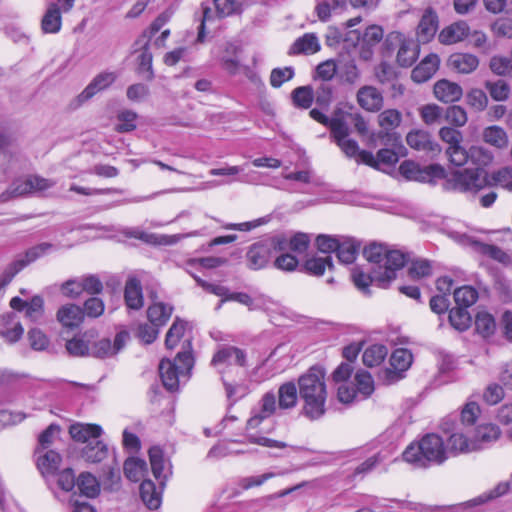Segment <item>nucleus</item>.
Returning <instances> with one entry per match:
<instances>
[{
  "instance_id": "5",
  "label": "nucleus",
  "mask_w": 512,
  "mask_h": 512,
  "mask_svg": "<svg viewBox=\"0 0 512 512\" xmlns=\"http://www.w3.org/2000/svg\"><path fill=\"white\" fill-rule=\"evenodd\" d=\"M193 364L191 341L185 340L182 351L177 353L174 361L162 359L159 364V373L164 387L169 391L177 390L179 376L189 373Z\"/></svg>"
},
{
  "instance_id": "42",
  "label": "nucleus",
  "mask_w": 512,
  "mask_h": 512,
  "mask_svg": "<svg viewBox=\"0 0 512 512\" xmlns=\"http://www.w3.org/2000/svg\"><path fill=\"white\" fill-rule=\"evenodd\" d=\"M280 409H290L297 403V388L295 383L287 382L279 387L278 391Z\"/></svg>"
},
{
  "instance_id": "10",
  "label": "nucleus",
  "mask_w": 512,
  "mask_h": 512,
  "mask_svg": "<svg viewBox=\"0 0 512 512\" xmlns=\"http://www.w3.org/2000/svg\"><path fill=\"white\" fill-rule=\"evenodd\" d=\"M440 139L448 144L445 151L451 164H460L465 159V148L461 145L463 134L456 127L444 126L439 130Z\"/></svg>"
},
{
  "instance_id": "33",
  "label": "nucleus",
  "mask_w": 512,
  "mask_h": 512,
  "mask_svg": "<svg viewBox=\"0 0 512 512\" xmlns=\"http://www.w3.org/2000/svg\"><path fill=\"white\" fill-rule=\"evenodd\" d=\"M350 124L354 125L360 135H365L368 132L367 122L361 114L340 109L339 119L334 121V128L340 125L349 129Z\"/></svg>"
},
{
  "instance_id": "52",
  "label": "nucleus",
  "mask_w": 512,
  "mask_h": 512,
  "mask_svg": "<svg viewBox=\"0 0 512 512\" xmlns=\"http://www.w3.org/2000/svg\"><path fill=\"white\" fill-rule=\"evenodd\" d=\"M305 270L314 276H321L324 274L326 267L333 268L331 256L326 257H312L305 262Z\"/></svg>"
},
{
  "instance_id": "46",
  "label": "nucleus",
  "mask_w": 512,
  "mask_h": 512,
  "mask_svg": "<svg viewBox=\"0 0 512 512\" xmlns=\"http://www.w3.org/2000/svg\"><path fill=\"white\" fill-rule=\"evenodd\" d=\"M475 329L483 337L492 335L496 329L494 317L486 311H479L475 317Z\"/></svg>"
},
{
  "instance_id": "17",
  "label": "nucleus",
  "mask_w": 512,
  "mask_h": 512,
  "mask_svg": "<svg viewBox=\"0 0 512 512\" xmlns=\"http://www.w3.org/2000/svg\"><path fill=\"white\" fill-rule=\"evenodd\" d=\"M406 143L414 150L431 155H436L441 151L439 144L432 140L431 135L421 129L411 130L406 136Z\"/></svg>"
},
{
  "instance_id": "13",
  "label": "nucleus",
  "mask_w": 512,
  "mask_h": 512,
  "mask_svg": "<svg viewBox=\"0 0 512 512\" xmlns=\"http://www.w3.org/2000/svg\"><path fill=\"white\" fill-rule=\"evenodd\" d=\"M117 78L114 72H102L96 75L89 85L71 102L73 109L79 108L98 92L109 87Z\"/></svg>"
},
{
  "instance_id": "3",
  "label": "nucleus",
  "mask_w": 512,
  "mask_h": 512,
  "mask_svg": "<svg viewBox=\"0 0 512 512\" xmlns=\"http://www.w3.org/2000/svg\"><path fill=\"white\" fill-rule=\"evenodd\" d=\"M299 395L304 400V413L312 420L325 413L327 397L325 371L319 366L311 367L298 379Z\"/></svg>"
},
{
  "instance_id": "24",
  "label": "nucleus",
  "mask_w": 512,
  "mask_h": 512,
  "mask_svg": "<svg viewBox=\"0 0 512 512\" xmlns=\"http://www.w3.org/2000/svg\"><path fill=\"white\" fill-rule=\"evenodd\" d=\"M62 26L61 9L56 3H50L41 19V29L45 34H56Z\"/></svg>"
},
{
  "instance_id": "29",
  "label": "nucleus",
  "mask_w": 512,
  "mask_h": 512,
  "mask_svg": "<svg viewBox=\"0 0 512 512\" xmlns=\"http://www.w3.org/2000/svg\"><path fill=\"white\" fill-rule=\"evenodd\" d=\"M320 50V43L318 37L314 33H306L302 37L295 40L290 47L289 54L298 55L305 54L311 55Z\"/></svg>"
},
{
  "instance_id": "9",
  "label": "nucleus",
  "mask_w": 512,
  "mask_h": 512,
  "mask_svg": "<svg viewBox=\"0 0 512 512\" xmlns=\"http://www.w3.org/2000/svg\"><path fill=\"white\" fill-rule=\"evenodd\" d=\"M399 171L406 179L419 182H430L434 178H442L444 176V169L438 164L421 167L419 164L409 160L400 164Z\"/></svg>"
},
{
  "instance_id": "25",
  "label": "nucleus",
  "mask_w": 512,
  "mask_h": 512,
  "mask_svg": "<svg viewBox=\"0 0 512 512\" xmlns=\"http://www.w3.org/2000/svg\"><path fill=\"white\" fill-rule=\"evenodd\" d=\"M57 320L64 327H77L84 320L83 309L75 304H67L62 306L57 312Z\"/></svg>"
},
{
  "instance_id": "38",
  "label": "nucleus",
  "mask_w": 512,
  "mask_h": 512,
  "mask_svg": "<svg viewBox=\"0 0 512 512\" xmlns=\"http://www.w3.org/2000/svg\"><path fill=\"white\" fill-rule=\"evenodd\" d=\"M500 436L499 428L494 424L480 425L475 432L471 442H476L480 445L479 450L485 448L492 442H495Z\"/></svg>"
},
{
  "instance_id": "1",
  "label": "nucleus",
  "mask_w": 512,
  "mask_h": 512,
  "mask_svg": "<svg viewBox=\"0 0 512 512\" xmlns=\"http://www.w3.org/2000/svg\"><path fill=\"white\" fill-rule=\"evenodd\" d=\"M363 255L372 265L370 274H365L357 269L352 272L355 286L365 291L371 283H376L381 288L389 287L396 278V272L407 262V256L399 250H389L382 244H370Z\"/></svg>"
},
{
  "instance_id": "20",
  "label": "nucleus",
  "mask_w": 512,
  "mask_h": 512,
  "mask_svg": "<svg viewBox=\"0 0 512 512\" xmlns=\"http://www.w3.org/2000/svg\"><path fill=\"white\" fill-rule=\"evenodd\" d=\"M383 36L382 27L378 25L367 27L360 41V58L365 61L370 60L373 56V48L383 40Z\"/></svg>"
},
{
  "instance_id": "31",
  "label": "nucleus",
  "mask_w": 512,
  "mask_h": 512,
  "mask_svg": "<svg viewBox=\"0 0 512 512\" xmlns=\"http://www.w3.org/2000/svg\"><path fill=\"white\" fill-rule=\"evenodd\" d=\"M37 467L43 476L54 475L59 469L62 458L54 450H47L43 454L38 453Z\"/></svg>"
},
{
  "instance_id": "37",
  "label": "nucleus",
  "mask_w": 512,
  "mask_h": 512,
  "mask_svg": "<svg viewBox=\"0 0 512 512\" xmlns=\"http://www.w3.org/2000/svg\"><path fill=\"white\" fill-rule=\"evenodd\" d=\"M140 496L144 504L151 510L158 509L162 502L161 491L151 480H144L140 485Z\"/></svg>"
},
{
  "instance_id": "57",
  "label": "nucleus",
  "mask_w": 512,
  "mask_h": 512,
  "mask_svg": "<svg viewBox=\"0 0 512 512\" xmlns=\"http://www.w3.org/2000/svg\"><path fill=\"white\" fill-rule=\"evenodd\" d=\"M412 361V353L404 348L396 349L390 357V364L397 371L407 370L412 364Z\"/></svg>"
},
{
  "instance_id": "40",
  "label": "nucleus",
  "mask_w": 512,
  "mask_h": 512,
  "mask_svg": "<svg viewBox=\"0 0 512 512\" xmlns=\"http://www.w3.org/2000/svg\"><path fill=\"white\" fill-rule=\"evenodd\" d=\"M402 122V114L397 109H386L378 115V125L381 128V132L389 135L391 131H394L400 126Z\"/></svg>"
},
{
  "instance_id": "14",
  "label": "nucleus",
  "mask_w": 512,
  "mask_h": 512,
  "mask_svg": "<svg viewBox=\"0 0 512 512\" xmlns=\"http://www.w3.org/2000/svg\"><path fill=\"white\" fill-rule=\"evenodd\" d=\"M129 334L121 331L116 334L113 344L110 339L103 338L90 345L89 356L95 358H106L118 353L125 345Z\"/></svg>"
},
{
  "instance_id": "53",
  "label": "nucleus",
  "mask_w": 512,
  "mask_h": 512,
  "mask_svg": "<svg viewBox=\"0 0 512 512\" xmlns=\"http://www.w3.org/2000/svg\"><path fill=\"white\" fill-rule=\"evenodd\" d=\"M32 193V185L30 177L21 178L15 180L9 187V189L1 195L3 200H7L10 197H20Z\"/></svg>"
},
{
  "instance_id": "16",
  "label": "nucleus",
  "mask_w": 512,
  "mask_h": 512,
  "mask_svg": "<svg viewBox=\"0 0 512 512\" xmlns=\"http://www.w3.org/2000/svg\"><path fill=\"white\" fill-rule=\"evenodd\" d=\"M271 247L265 241L256 242L249 246L245 255L247 267L255 271L265 268L273 257Z\"/></svg>"
},
{
  "instance_id": "26",
  "label": "nucleus",
  "mask_w": 512,
  "mask_h": 512,
  "mask_svg": "<svg viewBox=\"0 0 512 512\" xmlns=\"http://www.w3.org/2000/svg\"><path fill=\"white\" fill-rule=\"evenodd\" d=\"M349 134V129H346L344 126L337 125V127H333V133L331 134V137L345 153V155L352 158L356 157L359 153V146L355 140L348 138Z\"/></svg>"
},
{
  "instance_id": "7",
  "label": "nucleus",
  "mask_w": 512,
  "mask_h": 512,
  "mask_svg": "<svg viewBox=\"0 0 512 512\" xmlns=\"http://www.w3.org/2000/svg\"><path fill=\"white\" fill-rule=\"evenodd\" d=\"M215 9L202 3V19L198 30L197 41L203 42L205 38V24L216 18H225L240 12L241 0H213Z\"/></svg>"
},
{
  "instance_id": "44",
  "label": "nucleus",
  "mask_w": 512,
  "mask_h": 512,
  "mask_svg": "<svg viewBox=\"0 0 512 512\" xmlns=\"http://www.w3.org/2000/svg\"><path fill=\"white\" fill-rule=\"evenodd\" d=\"M108 448L107 445L104 444L99 439L93 442V444L86 445L82 450L83 458L92 463L101 462L103 459L107 457Z\"/></svg>"
},
{
  "instance_id": "47",
  "label": "nucleus",
  "mask_w": 512,
  "mask_h": 512,
  "mask_svg": "<svg viewBox=\"0 0 512 512\" xmlns=\"http://www.w3.org/2000/svg\"><path fill=\"white\" fill-rule=\"evenodd\" d=\"M131 236L142 240L145 243L154 244V245H172L175 244L178 240V236L176 235H159L155 233H146L142 231H134L131 233Z\"/></svg>"
},
{
  "instance_id": "30",
  "label": "nucleus",
  "mask_w": 512,
  "mask_h": 512,
  "mask_svg": "<svg viewBox=\"0 0 512 512\" xmlns=\"http://www.w3.org/2000/svg\"><path fill=\"white\" fill-rule=\"evenodd\" d=\"M124 298L126 305L134 310H139L143 306L142 286L140 281L131 277L125 284Z\"/></svg>"
},
{
  "instance_id": "60",
  "label": "nucleus",
  "mask_w": 512,
  "mask_h": 512,
  "mask_svg": "<svg viewBox=\"0 0 512 512\" xmlns=\"http://www.w3.org/2000/svg\"><path fill=\"white\" fill-rule=\"evenodd\" d=\"M445 119L454 127H463L468 121L465 109L459 105L448 107L445 112Z\"/></svg>"
},
{
  "instance_id": "51",
  "label": "nucleus",
  "mask_w": 512,
  "mask_h": 512,
  "mask_svg": "<svg viewBox=\"0 0 512 512\" xmlns=\"http://www.w3.org/2000/svg\"><path fill=\"white\" fill-rule=\"evenodd\" d=\"M186 325L187 323L178 317L174 320L165 338V346L167 349L172 350L177 346L184 335Z\"/></svg>"
},
{
  "instance_id": "63",
  "label": "nucleus",
  "mask_w": 512,
  "mask_h": 512,
  "mask_svg": "<svg viewBox=\"0 0 512 512\" xmlns=\"http://www.w3.org/2000/svg\"><path fill=\"white\" fill-rule=\"evenodd\" d=\"M44 313V300L41 296H34L27 302L25 315L31 321L36 322L41 319Z\"/></svg>"
},
{
  "instance_id": "54",
  "label": "nucleus",
  "mask_w": 512,
  "mask_h": 512,
  "mask_svg": "<svg viewBox=\"0 0 512 512\" xmlns=\"http://www.w3.org/2000/svg\"><path fill=\"white\" fill-rule=\"evenodd\" d=\"M359 250V245L350 239L339 242V248H337V257L341 263L350 264L356 259V255Z\"/></svg>"
},
{
  "instance_id": "19",
  "label": "nucleus",
  "mask_w": 512,
  "mask_h": 512,
  "mask_svg": "<svg viewBox=\"0 0 512 512\" xmlns=\"http://www.w3.org/2000/svg\"><path fill=\"white\" fill-rule=\"evenodd\" d=\"M438 16L432 8H427L417 26L416 36L419 43L431 41L438 30Z\"/></svg>"
},
{
  "instance_id": "8",
  "label": "nucleus",
  "mask_w": 512,
  "mask_h": 512,
  "mask_svg": "<svg viewBox=\"0 0 512 512\" xmlns=\"http://www.w3.org/2000/svg\"><path fill=\"white\" fill-rule=\"evenodd\" d=\"M54 245L48 242H43L29 248L23 257L16 259L10 263L1 272V284L8 285L14 276L19 273L28 264L36 261L38 258L50 253L54 249Z\"/></svg>"
},
{
  "instance_id": "4",
  "label": "nucleus",
  "mask_w": 512,
  "mask_h": 512,
  "mask_svg": "<svg viewBox=\"0 0 512 512\" xmlns=\"http://www.w3.org/2000/svg\"><path fill=\"white\" fill-rule=\"evenodd\" d=\"M402 457L417 468L441 465L449 458L444 440L435 433L426 434L417 443H411Z\"/></svg>"
},
{
  "instance_id": "2",
  "label": "nucleus",
  "mask_w": 512,
  "mask_h": 512,
  "mask_svg": "<svg viewBox=\"0 0 512 512\" xmlns=\"http://www.w3.org/2000/svg\"><path fill=\"white\" fill-rule=\"evenodd\" d=\"M465 159L460 164H454L461 167L470 162L476 166L475 169H464L452 173L447 179L450 188L464 193H476L489 184L487 173L484 170L493 160V153L487 148L479 145H472L468 150L465 149Z\"/></svg>"
},
{
  "instance_id": "32",
  "label": "nucleus",
  "mask_w": 512,
  "mask_h": 512,
  "mask_svg": "<svg viewBox=\"0 0 512 512\" xmlns=\"http://www.w3.org/2000/svg\"><path fill=\"white\" fill-rule=\"evenodd\" d=\"M471 245L478 253L488 256L499 263L508 265L512 262V256L498 246L479 241H472Z\"/></svg>"
},
{
  "instance_id": "48",
  "label": "nucleus",
  "mask_w": 512,
  "mask_h": 512,
  "mask_svg": "<svg viewBox=\"0 0 512 512\" xmlns=\"http://www.w3.org/2000/svg\"><path fill=\"white\" fill-rule=\"evenodd\" d=\"M131 236L142 240L145 243L154 244V245H172L175 244L178 240V236L176 235H159L155 233H146L142 231H134L131 233Z\"/></svg>"
},
{
  "instance_id": "11",
  "label": "nucleus",
  "mask_w": 512,
  "mask_h": 512,
  "mask_svg": "<svg viewBox=\"0 0 512 512\" xmlns=\"http://www.w3.org/2000/svg\"><path fill=\"white\" fill-rule=\"evenodd\" d=\"M247 364V354L243 349L235 346L223 345L213 355L211 365L218 369L219 373L225 372V367L236 365L245 367Z\"/></svg>"
},
{
  "instance_id": "58",
  "label": "nucleus",
  "mask_w": 512,
  "mask_h": 512,
  "mask_svg": "<svg viewBox=\"0 0 512 512\" xmlns=\"http://www.w3.org/2000/svg\"><path fill=\"white\" fill-rule=\"evenodd\" d=\"M334 87L330 82H321L314 91L315 102L321 108H328L332 102Z\"/></svg>"
},
{
  "instance_id": "64",
  "label": "nucleus",
  "mask_w": 512,
  "mask_h": 512,
  "mask_svg": "<svg viewBox=\"0 0 512 512\" xmlns=\"http://www.w3.org/2000/svg\"><path fill=\"white\" fill-rule=\"evenodd\" d=\"M294 76L292 67L275 68L270 74V84L274 88H279L284 82L289 81Z\"/></svg>"
},
{
  "instance_id": "36",
  "label": "nucleus",
  "mask_w": 512,
  "mask_h": 512,
  "mask_svg": "<svg viewBox=\"0 0 512 512\" xmlns=\"http://www.w3.org/2000/svg\"><path fill=\"white\" fill-rule=\"evenodd\" d=\"M173 307L162 302L150 305L147 309V318L150 323L158 328L164 326L170 319Z\"/></svg>"
},
{
  "instance_id": "39",
  "label": "nucleus",
  "mask_w": 512,
  "mask_h": 512,
  "mask_svg": "<svg viewBox=\"0 0 512 512\" xmlns=\"http://www.w3.org/2000/svg\"><path fill=\"white\" fill-rule=\"evenodd\" d=\"M77 488L81 495L94 498L100 492V484L97 478L89 472H82L77 478Z\"/></svg>"
},
{
  "instance_id": "34",
  "label": "nucleus",
  "mask_w": 512,
  "mask_h": 512,
  "mask_svg": "<svg viewBox=\"0 0 512 512\" xmlns=\"http://www.w3.org/2000/svg\"><path fill=\"white\" fill-rule=\"evenodd\" d=\"M449 65L459 73L469 74L477 69L479 60L472 54L456 53L450 56Z\"/></svg>"
},
{
  "instance_id": "15",
  "label": "nucleus",
  "mask_w": 512,
  "mask_h": 512,
  "mask_svg": "<svg viewBox=\"0 0 512 512\" xmlns=\"http://www.w3.org/2000/svg\"><path fill=\"white\" fill-rule=\"evenodd\" d=\"M277 407L275 394L273 392L265 393L259 402V408L255 409L248 419L246 429L249 431L258 428L265 419L276 412Z\"/></svg>"
},
{
  "instance_id": "41",
  "label": "nucleus",
  "mask_w": 512,
  "mask_h": 512,
  "mask_svg": "<svg viewBox=\"0 0 512 512\" xmlns=\"http://www.w3.org/2000/svg\"><path fill=\"white\" fill-rule=\"evenodd\" d=\"M295 107L309 109L314 101V90L310 85L295 88L291 93Z\"/></svg>"
},
{
  "instance_id": "61",
  "label": "nucleus",
  "mask_w": 512,
  "mask_h": 512,
  "mask_svg": "<svg viewBox=\"0 0 512 512\" xmlns=\"http://www.w3.org/2000/svg\"><path fill=\"white\" fill-rule=\"evenodd\" d=\"M485 87L489 91L490 96L496 101H504L509 97L510 87L504 80L487 81Z\"/></svg>"
},
{
  "instance_id": "35",
  "label": "nucleus",
  "mask_w": 512,
  "mask_h": 512,
  "mask_svg": "<svg viewBox=\"0 0 512 512\" xmlns=\"http://www.w3.org/2000/svg\"><path fill=\"white\" fill-rule=\"evenodd\" d=\"M482 139L485 143L500 150L507 148L509 144L506 131L497 125L486 127L482 132Z\"/></svg>"
},
{
  "instance_id": "23",
  "label": "nucleus",
  "mask_w": 512,
  "mask_h": 512,
  "mask_svg": "<svg viewBox=\"0 0 512 512\" xmlns=\"http://www.w3.org/2000/svg\"><path fill=\"white\" fill-rule=\"evenodd\" d=\"M358 104L369 112L379 111L383 106L382 94L373 86H364L357 93Z\"/></svg>"
},
{
  "instance_id": "21",
  "label": "nucleus",
  "mask_w": 512,
  "mask_h": 512,
  "mask_svg": "<svg viewBox=\"0 0 512 512\" xmlns=\"http://www.w3.org/2000/svg\"><path fill=\"white\" fill-rule=\"evenodd\" d=\"M69 434L73 440L88 445L99 439L102 428L97 424L75 423L70 426Z\"/></svg>"
},
{
  "instance_id": "55",
  "label": "nucleus",
  "mask_w": 512,
  "mask_h": 512,
  "mask_svg": "<svg viewBox=\"0 0 512 512\" xmlns=\"http://www.w3.org/2000/svg\"><path fill=\"white\" fill-rule=\"evenodd\" d=\"M432 265L426 259L413 260L408 267V276L413 280H419L431 276Z\"/></svg>"
},
{
  "instance_id": "45",
  "label": "nucleus",
  "mask_w": 512,
  "mask_h": 512,
  "mask_svg": "<svg viewBox=\"0 0 512 512\" xmlns=\"http://www.w3.org/2000/svg\"><path fill=\"white\" fill-rule=\"evenodd\" d=\"M149 460L153 475L155 476L156 479H159L161 481L160 485L163 486V479L166 476L164 475L165 459L162 449L157 446L150 448Z\"/></svg>"
},
{
  "instance_id": "12",
  "label": "nucleus",
  "mask_w": 512,
  "mask_h": 512,
  "mask_svg": "<svg viewBox=\"0 0 512 512\" xmlns=\"http://www.w3.org/2000/svg\"><path fill=\"white\" fill-rule=\"evenodd\" d=\"M240 52V47L230 42L218 45L212 50V54L219 59L221 67L230 75L237 74L241 68Z\"/></svg>"
},
{
  "instance_id": "22",
  "label": "nucleus",
  "mask_w": 512,
  "mask_h": 512,
  "mask_svg": "<svg viewBox=\"0 0 512 512\" xmlns=\"http://www.w3.org/2000/svg\"><path fill=\"white\" fill-rule=\"evenodd\" d=\"M439 57L436 54L427 55L413 70L411 78L416 83L428 81L438 70Z\"/></svg>"
},
{
  "instance_id": "6",
  "label": "nucleus",
  "mask_w": 512,
  "mask_h": 512,
  "mask_svg": "<svg viewBox=\"0 0 512 512\" xmlns=\"http://www.w3.org/2000/svg\"><path fill=\"white\" fill-rule=\"evenodd\" d=\"M383 49L386 56L396 52V63L404 68L411 67L418 59L420 52L419 42L399 31L387 34Z\"/></svg>"
},
{
  "instance_id": "27",
  "label": "nucleus",
  "mask_w": 512,
  "mask_h": 512,
  "mask_svg": "<svg viewBox=\"0 0 512 512\" xmlns=\"http://www.w3.org/2000/svg\"><path fill=\"white\" fill-rule=\"evenodd\" d=\"M434 94L438 100L450 103L459 100L463 92L458 84L443 79L434 85Z\"/></svg>"
},
{
  "instance_id": "59",
  "label": "nucleus",
  "mask_w": 512,
  "mask_h": 512,
  "mask_svg": "<svg viewBox=\"0 0 512 512\" xmlns=\"http://www.w3.org/2000/svg\"><path fill=\"white\" fill-rule=\"evenodd\" d=\"M119 123L116 125L115 130L120 133L131 132L136 129L137 114L132 110L120 111L117 115Z\"/></svg>"
},
{
  "instance_id": "50",
  "label": "nucleus",
  "mask_w": 512,
  "mask_h": 512,
  "mask_svg": "<svg viewBox=\"0 0 512 512\" xmlns=\"http://www.w3.org/2000/svg\"><path fill=\"white\" fill-rule=\"evenodd\" d=\"M477 299L478 292L472 286H462L454 291V300L458 307H470Z\"/></svg>"
},
{
  "instance_id": "56",
  "label": "nucleus",
  "mask_w": 512,
  "mask_h": 512,
  "mask_svg": "<svg viewBox=\"0 0 512 512\" xmlns=\"http://www.w3.org/2000/svg\"><path fill=\"white\" fill-rule=\"evenodd\" d=\"M123 469L125 476L129 480L137 482L146 469V462L137 458H129L124 462Z\"/></svg>"
},
{
  "instance_id": "43",
  "label": "nucleus",
  "mask_w": 512,
  "mask_h": 512,
  "mask_svg": "<svg viewBox=\"0 0 512 512\" xmlns=\"http://www.w3.org/2000/svg\"><path fill=\"white\" fill-rule=\"evenodd\" d=\"M388 354L386 346L381 344H374L368 347L362 356V360L365 366L375 367L380 365Z\"/></svg>"
},
{
  "instance_id": "62",
  "label": "nucleus",
  "mask_w": 512,
  "mask_h": 512,
  "mask_svg": "<svg viewBox=\"0 0 512 512\" xmlns=\"http://www.w3.org/2000/svg\"><path fill=\"white\" fill-rule=\"evenodd\" d=\"M357 390L365 397L370 396L374 391V381L369 372L360 370L355 375Z\"/></svg>"
},
{
  "instance_id": "49",
  "label": "nucleus",
  "mask_w": 512,
  "mask_h": 512,
  "mask_svg": "<svg viewBox=\"0 0 512 512\" xmlns=\"http://www.w3.org/2000/svg\"><path fill=\"white\" fill-rule=\"evenodd\" d=\"M450 324L459 331H464L469 328L471 324V316L467 308L455 307L449 312Z\"/></svg>"
},
{
  "instance_id": "18",
  "label": "nucleus",
  "mask_w": 512,
  "mask_h": 512,
  "mask_svg": "<svg viewBox=\"0 0 512 512\" xmlns=\"http://www.w3.org/2000/svg\"><path fill=\"white\" fill-rule=\"evenodd\" d=\"M479 447L480 445L476 442H471V439H468L461 432H451L445 444L448 457L474 452L479 450Z\"/></svg>"
},
{
  "instance_id": "28",
  "label": "nucleus",
  "mask_w": 512,
  "mask_h": 512,
  "mask_svg": "<svg viewBox=\"0 0 512 512\" xmlns=\"http://www.w3.org/2000/svg\"><path fill=\"white\" fill-rule=\"evenodd\" d=\"M469 34V27L465 22H456L445 27L438 36L440 43L451 45L462 41Z\"/></svg>"
}]
</instances>
